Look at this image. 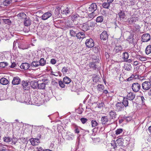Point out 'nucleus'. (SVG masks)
Wrapping results in <instances>:
<instances>
[{
	"instance_id": "nucleus-1",
	"label": "nucleus",
	"mask_w": 151,
	"mask_h": 151,
	"mask_svg": "<svg viewBox=\"0 0 151 151\" xmlns=\"http://www.w3.org/2000/svg\"><path fill=\"white\" fill-rule=\"evenodd\" d=\"M109 122L111 123L114 122L116 120V114L114 111L111 110L109 113Z\"/></svg>"
},
{
	"instance_id": "nucleus-2",
	"label": "nucleus",
	"mask_w": 151,
	"mask_h": 151,
	"mask_svg": "<svg viewBox=\"0 0 151 151\" xmlns=\"http://www.w3.org/2000/svg\"><path fill=\"white\" fill-rule=\"evenodd\" d=\"M87 12L88 14H86L85 17H83V20L86 22L92 19L95 16V14L93 12H92L91 13H89V12Z\"/></svg>"
},
{
	"instance_id": "nucleus-3",
	"label": "nucleus",
	"mask_w": 151,
	"mask_h": 151,
	"mask_svg": "<svg viewBox=\"0 0 151 151\" xmlns=\"http://www.w3.org/2000/svg\"><path fill=\"white\" fill-rule=\"evenodd\" d=\"M94 43L93 40L91 38L87 39L85 42L86 46L88 48H91L94 46Z\"/></svg>"
},
{
	"instance_id": "nucleus-4",
	"label": "nucleus",
	"mask_w": 151,
	"mask_h": 151,
	"mask_svg": "<svg viewBox=\"0 0 151 151\" xmlns=\"http://www.w3.org/2000/svg\"><path fill=\"white\" fill-rule=\"evenodd\" d=\"M140 88V85L138 83H134L132 85V88L134 92H138Z\"/></svg>"
},
{
	"instance_id": "nucleus-5",
	"label": "nucleus",
	"mask_w": 151,
	"mask_h": 151,
	"mask_svg": "<svg viewBox=\"0 0 151 151\" xmlns=\"http://www.w3.org/2000/svg\"><path fill=\"white\" fill-rule=\"evenodd\" d=\"M97 8V6L96 3L92 4L86 9L87 12H93L96 10Z\"/></svg>"
},
{
	"instance_id": "nucleus-6",
	"label": "nucleus",
	"mask_w": 151,
	"mask_h": 151,
	"mask_svg": "<svg viewBox=\"0 0 151 151\" xmlns=\"http://www.w3.org/2000/svg\"><path fill=\"white\" fill-rule=\"evenodd\" d=\"M151 87V84L150 82L145 81L142 83V88L145 90H148Z\"/></svg>"
},
{
	"instance_id": "nucleus-7",
	"label": "nucleus",
	"mask_w": 151,
	"mask_h": 151,
	"mask_svg": "<svg viewBox=\"0 0 151 151\" xmlns=\"http://www.w3.org/2000/svg\"><path fill=\"white\" fill-rule=\"evenodd\" d=\"M142 41L143 42H147L150 39V35L148 34H144L142 37Z\"/></svg>"
},
{
	"instance_id": "nucleus-8",
	"label": "nucleus",
	"mask_w": 151,
	"mask_h": 151,
	"mask_svg": "<svg viewBox=\"0 0 151 151\" xmlns=\"http://www.w3.org/2000/svg\"><path fill=\"white\" fill-rule=\"evenodd\" d=\"M115 106L116 110L118 111H121L124 110V106L121 102H117Z\"/></svg>"
},
{
	"instance_id": "nucleus-9",
	"label": "nucleus",
	"mask_w": 151,
	"mask_h": 151,
	"mask_svg": "<svg viewBox=\"0 0 151 151\" xmlns=\"http://www.w3.org/2000/svg\"><path fill=\"white\" fill-rule=\"evenodd\" d=\"M100 61V60L99 58H96V59H95L93 60V62L92 63H90L89 64V66L92 68L95 69L98 66L96 64V63H99Z\"/></svg>"
},
{
	"instance_id": "nucleus-10",
	"label": "nucleus",
	"mask_w": 151,
	"mask_h": 151,
	"mask_svg": "<svg viewBox=\"0 0 151 151\" xmlns=\"http://www.w3.org/2000/svg\"><path fill=\"white\" fill-rule=\"evenodd\" d=\"M100 38L103 40H107L108 38V35L106 31L103 32L100 35Z\"/></svg>"
},
{
	"instance_id": "nucleus-11",
	"label": "nucleus",
	"mask_w": 151,
	"mask_h": 151,
	"mask_svg": "<svg viewBox=\"0 0 151 151\" xmlns=\"http://www.w3.org/2000/svg\"><path fill=\"white\" fill-rule=\"evenodd\" d=\"M136 20V19L134 15H132L127 18L126 22L130 24H132L134 22H135Z\"/></svg>"
},
{
	"instance_id": "nucleus-12",
	"label": "nucleus",
	"mask_w": 151,
	"mask_h": 151,
	"mask_svg": "<svg viewBox=\"0 0 151 151\" xmlns=\"http://www.w3.org/2000/svg\"><path fill=\"white\" fill-rule=\"evenodd\" d=\"M21 80L19 77H14L12 81V83L13 85H17L19 84Z\"/></svg>"
},
{
	"instance_id": "nucleus-13",
	"label": "nucleus",
	"mask_w": 151,
	"mask_h": 151,
	"mask_svg": "<svg viewBox=\"0 0 151 151\" xmlns=\"http://www.w3.org/2000/svg\"><path fill=\"white\" fill-rule=\"evenodd\" d=\"M122 48L121 45L118 44H116L115 47L113 50V51L115 53H117L120 52L122 50Z\"/></svg>"
},
{
	"instance_id": "nucleus-14",
	"label": "nucleus",
	"mask_w": 151,
	"mask_h": 151,
	"mask_svg": "<svg viewBox=\"0 0 151 151\" xmlns=\"http://www.w3.org/2000/svg\"><path fill=\"white\" fill-rule=\"evenodd\" d=\"M52 15L51 13L50 12H46L42 16V19L43 20H46L50 17Z\"/></svg>"
},
{
	"instance_id": "nucleus-15",
	"label": "nucleus",
	"mask_w": 151,
	"mask_h": 151,
	"mask_svg": "<svg viewBox=\"0 0 151 151\" xmlns=\"http://www.w3.org/2000/svg\"><path fill=\"white\" fill-rule=\"evenodd\" d=\"M20 67L22 69L26 70L30 68V65L27 63H24L21 64Z\"/></svg>"
},
{
	"instance_id": "nucleus-16",
	"label": "nucleus",
	"mask_w": 151,
	"mask_h": 151,
	"mask_svg": "<svg viewBox=\"0 0 151 151\" xmlns=\"http://www.w3.org/2000/svg\"><path fill=\"white\" fill-rule=\"evenodd\" d=\"M82 30L85 32L89 29V22L87 23H83L82 26Z\"/></svg>"
},
{
	"instance_id": "nucleus-17",
	"label": "nucleus",
	"mask_w": 151,
	"mask_h": 151,
	"mask_svg": "<svg viewBox=\"0 0 151 151\" xmlns=\"http://www.w3.org/2000/svg\"><path fill=\"white\" fill-rule=\"evenodd\" d=\"M39 66L40 65L38 61H33L30 64V68L31 69H33Z\"/></svg>"
},
{
	"instance_id": "nucleus-18",
	"label": "nucleus",
	"mask_w": 151,
	"mask_h": 151,
	"mask_svg": "<svg viewBox=\"0 0 151 151\" xmlns=\"http://www.w3.org/2000/svg\"><path fill=\"white\" fill-rule=\"evenodd\" d=\"M30 85L32 88H36L38 87V83L37 81H32L30 82Z\"/></svg>"
},
{
	"instance_id": "nucleus-19",
	"label": "nucleus",
	"mask_w": 151,
	"mask_h": 151,
	"mask_svg": "<svg viewBox=\"0 0 151 151\" xmlns=\"http://www.w3.org/2000/svg\"><path fill=\"white\" fill-rule=\"evenodd\" d=\"M127 99L129 100H132L135 97V95L132 92H130L127 95Z\"/></svg>"
},
{
	"instance_id": "nucleus-20",
	"label": "nucleus",
	"mask_w": 151,
	"mask_h": 151,
	"mask_svg": "<svg viewBox=\"0 0 151 151\" xmlns=\"http://www.w3.org/2000/svg\"><path fill=\"white\" fill-rule=\"evenodd\" d=\"M29 140L31 144L34 146L37 145L39 142V140L37 139L31 138Z\"/></svg>"
},
{
	"instance_id": "nucleus-21",
	"label": "nucleus",
	"mask_w": 151,
	"mask_h": 151,
	"mask_svg": "<svg viewBox=\"0 0 151 151\" xmlns=\"http://www.w3.org/2000/svg\"><path fill=\"white\" fill-rule=\"evenodd\" d=\"M81 17L77 14H73L71 16V19L73 21L79 20Z\"/></svg>"
},
{
	"instance_id": "nucleus-22",
	"label": "nucleus",
	"mask_w": 151,
	"mask_h": 151,
	"mask_svg": "<svg viewBox=\"0 0 151 151\" xmlns=\"http://www.w3.org/2000/svg\"><path fill=\"white\" fill-rule=\"evenodd\" d=\"M66 138L68 140H72L74 138L73 134L70 132H67L66 136Z\"/></svg>"
},
{
	"instance_id": "nucleus-23",
	"label": "nucleus",
	"mask_w": 151,
	"mask_h": 151,
	"mask_svg": "<svg viewBox=\"0 0 151 151\" xmlns=\"http://www.w3.org/2000/svg\"><path fill=\"white\" fill-rule=\"evenodd\" d=\"M31 21L29 17H27L24 19V24L26 26L28 27L31 24Z\"/></svg>"
},
{
	"instance_id": "nucleus-24",
	"label": "nucleus",
	"mask_w": 151,
	"mask_h": 151,
	"mask_svg": "<svg viewBox=\"0 0 151 151\" xmlns=\"http://www.w3.org/2000/svg\"><path fill=\"white\" fill-rule=\"evenodd\" d=\"M9 82L8 80L4 78H3L0 80V83L3 85H7Z\"/></svg>"
},
{
	"instance_id": "nucleus-25",
	"label": "nucleus",
	"mask_w": 151,
	"mask_h": 151,
	"mask_svg": "<svg viewBox=\"0 0 151 151\" xmlns=\"http://www.w3.org/2000/svg\"><path fill=\"white\" fill-rule=\"evenodd\" d=\"M123 139L121 138H119L117 139L116 141V144L117 146H122L123 144Z\"/></svg>"
},
{
	"instance_id": "nucleus-26",
	"label": "nucleus",
	"mask_w": 151,
	"mask_h": 151,
	"mask_svg": "<svg viewBox=\"0 0 151 151\" xmlns=\"http://www.w3.org/2000/svg\"><path fill=\"white\" fill-rule=\"evenodd\" d=\"M101 121L103 124H105L109 121V119L107 116H103L101 118Z\"/></svg>"
},
{
	"instance_id": "nucleus-27",
	"label": "nucleus",
	"mask_w": 151,
	"mask_h": 151,
	"mask_svg": "<svg viewBox=\"0 0 151 151\" xmlns=\"http://www.w3.org/2000/svg\"><path fill=\"white\" fill-rule=\"evenodd\" d=\"M22 85L23 87V89L24 90H28L29 89V87H28V84L27 82L24 81H22Z\"/></svg>"
},
{
	"instance_id": "nucleus-28",
	"label": "nucleus",
	"mask_w": 151,
	"mask_h": 151,
	"mask_svg": "<svg viewBox=\"0 0 151 151\" xmlns=\"http://www.w3.org/2000/svg\"><path fill=\"white\" fill-rule=\"evenodd\" d=\"M18 16L19 19H25L27 17L26 14L24 13H21L18 15Z\"/></svg>"
},
{
	"instance_id": "nucleus-29",
	"label": "nucleus",
	"mask_w": 151,
	"mask_h": 151,
	"mask_svg": "<svg viewBox=\"0 0 151 151\" xmlns=\"http://www.w3.org/2000/svg\"><path fill=\"white\" fill-rule=\"evenodd\" d=\"M71 82L70 79L68 77L66 76L64 77L63 79V82L64 83L68 84Z\"/></svg>"
},
{
	"instance_id": "nucleus-30",
	"label": "nucleus",
	"mask_w": 151,
	"mask_h": 151,
	"mask_svg": "<svg viewBox=\"0 0 151 151\" xmlns=\"http://www.w3.org/2000/svg\"><path fill=\"white\" fill-rule=\"evenodd\" d=\"M127 40L129 42V43L134 44V39L132 35H130L129 36L127 39Z\"/></svg>"
},
{
	"instance_id": "nucleus-31",
	"label": "nucleus",
	"mask_w": 151,
	"mask_h": 151,
	"mask_svg": "<svg viewBox=\"0 0 151 151\" xmlns=\"http://www.w3.org/2000/svg\"><path fill=\"white\" fill-rule=\"evenodd\" d=\"M38 62L40 66H43L46 64L45 60L43 58H41Z\"/></svg>"
},
{
	"instance_id": "nucleus-32",
	"label": "nucleus",
	"mask_w": 151,
	"mask_h": 151,
	"mask_svg": "<svg viewBox=\"0 0 151 151\" xmlns=\"http://www.w3.org/2000/svg\"><path fill=\"white\" fill-rule=\"evenodd\" d=\"M127 98H124L123 99V101L122 102V104L125 107H126L128 106V102Z\"/></svg>"
},
{
	"instance_id": "nucleus-33",
	"label": "nucleus",
	"mask_w": 151,
	"mask_h": 151,
	"mask_svg": "<svg viewBox=\"0 0 151 151\" xmlns=\"http://www.w3.org/2000/svg\"><path fill=\"white\" fill-rule=\"evenodd\" d=\"M118 15L119 18L121 19H124L125 17V14L124 11H120V12L118 14Z\"/></svg>"
},
{
	"instance_id": "nucleus-34",
	"label": "nucleus",
	"mask_w": 151,
	"mask_h": 151,
	"mask_svg": "<svg viewBox=\"0 0 151 151\" xmlns=\"http://www.w3.org/2000/svg\"><path fill=\"white\" fill-rule=\"evenodd\" d=\"M110 3L109 2H105L102 4V6L103 7L106 9H109L110 5Z\"/></svg>"
},
{
	"instance_id": "nucleus-35",
	"label": "nucleus",
	"mask_w": 151,
	"mask_h": 151,
	"mask_svg": "<svg viewBox=\"0 0 151 151\" xmlns=\"http://www.w3.org/2000/svg\"><path fill=\"white\" fill-rule=\"evenodd\" d=\"M145 52L147 54H150L151 53V45H149L147 46L145 50Z\"/></svg>"
},
{
	"instance_id": "nucleus-36",
	"label": "nucleus",
	"mask_w": 151,
	"mask_h": 151,
	"mask_svg": "<svg viewBox=\"0 0 151 151\" xmlns=\"http://www.w3.org/2000/svg\"><path fill=\"white\" fill-rule=\"evenodd\" d=\"M104 20V17L102 16H99L97 17L96 21L97 22H101Z\"/></svg>"
},
{
	"instance_id": "nucleus-37",
	"label": "nucleus",
	"mask_w": 151,
	"mask_h": 151,
	"mask_svg": "<svg viewBox=\"0 0 151 151\" xmlns=\"http://www.w3.org/2000/svg\"><path fill=\"white\" fill-rule=\"evenodd\" d=\"M69 12V9L68 8H67L64 10H61V13L63 14H68Z\"/></svg>"
},
{
	"instance_id": "nucleus-38",
	"label": "nucleus",
	"mask_w": 151,
	"mask_h": 151,
	"mask_svg": "<svg viewBox=\"0 0 151 151\" xmlns=\"http://www.w3.org/2000/svg\"><path fill=\"white\" fill-rule=\"evenodd\" d=\"M45 83H41L38 84V88L40 89H43L45 88Z\"/></svg>"
},
{
	"instance_id": "nucleus-39",
	"label": "nucleus",
	"mask_w": 151,
	"mask_h": 151,
	"mask_svg": "<svg viewBox=\"0 0 151 151\" xmlns=\"http://www.w3.org/2000/svg\"><path fill=\"white\" fill-rule=\"evenodd\" d=\"M97 88L99 91H101L104 89V87L103 85L99 84L97 86Z\"/></svg>"
},
{
	"instance_id": "nucleus-40",
	"label": "nucleus",
	"mask_w": 151,
	"mask_h": 151,
	"mask_svg": "<svg viewBox=\"0 0 151 151\" xmlns=\"http://www.w3.org/2000/svg\"><path fill=\"white\" fill-rule=\"evenodd\" d=\"M11 0H5L3 2V4L5 6H8L11 3Z\"/></svg>"
},
{
	"instance_id": "nucleus-41",
	"label": "nucleus",
	"mask_w": 151,
	"mask_h": 151,
	"mask_svg": "<svg viewBox=\"0 0 151 151\" xmlns=\"http://www.w3.org/2000/svg\"><path fill=\"white\" fill-rule=\"evenodd\" d=\"M124 68L125 70L128 71H130L131 70L132 68V67L130 64H127L125 66Z\"/></svg>"
},
{
	"instance_id": "nucleus-42",
	"label": "nucleus",
	"mask_w": 151,
	"mask_h": 151,
	"mask_svg": "<svg viewBox=\"0 0 151 151\" xmlns=\"http://www.w3.org/2000/svg\"><path fill=\"white\" fill-rule=\"evenodd\" d=\"M124 55V60H126L129 58L128 53L126 52H125L123 53Z\"/></svg>"
},
{
	"instance_id": "nucleus-43",
	"label": "nucleus",
	"mask_w": 151,
	"mask_h": 151,
	"mask_svg": "<svg viewBox=\"0 0 151 151\" xmlns=\"http://www.w3.org/2000/svg\"><path fill=\"white\" fill-rule=\"evenodd\" d=\"M76 32L73 30H70V34L71 37H75L76 36Z\"/></svg>"
},
{
	"instance_id": "nucleus-44",
	"label": "nucleus",
	"mask_w": 151,
	"mask_h": 151,
	"mask_svg": "<svg viewBox=\"0 0 151 151\" xmlns=\"http://www.w3.org/2000/svg\"><path fill=\"white\" fill-rule=\"evenodd\" d=\"M92 127H95L98 124L95 120H92L91 122Z\"/></svg>"
},
{
	"instance_id": "nucleus-45",
	"label": "nucleus",
	"mask_w": 151,
	"mask_h": 151,
	"mask_svg": "<svg viewBox=\"0 0 151 151\" xmlns=\"http://www.w3.org/2000/svg\"><path fill=\"white\" fill-rule=\"evenodd\" d=\"M7 65L8 63L6 62H2L0 63V67H1L4 68Z\"/></svg>"
},
{
	"instance_id": "nucleus-46",
	"label": "nucleus",
	"mask_w": 151,
	"mask_h": 151,
	"mask_svg": "<svg viewBox=\"0 0 151 151\" xmlns=\"http://www.w3.org/2000/svg\"><path fill=\"white\" fill-rule=\"evenodd\" d=\"M3 139L4 141L6 142H9L11 141V138L9 137H5Z\"/></svg>"
},
{
	"instance_id": "nucleus-47",
	"label": "nucleus",
	"mask_w": 151,
	"mask_h": 151,
	"mask_svg": "<svg viewBox=\"0 0 151 151\" xmlns=\"http://www.w3.org/2000/svg\"><path fill=\"white\" fill-rule=\"evenodd\" d=\"M123 129H118L116 131V134L118 135L122 132Z\"/></svg>"
},
{
	"instance_id": "nucleus-48",
	"label": "nucleus",
	"mask_w": 151,
	"mask_h": 151,
	"mask_svg": "<svg viewBox=\"0 0 151 151\" xmlns=\"http://www.w3.org/2000/svg\"><path fill=\"white\" fill-rule=\"evenodd\" d=\"M68 71V69L66 67H64L62 70V72H63V74H66Z\"/></svg>"
},
{
	"instance_id": "nucleus-49",
	"label": "nucleus",
	"mask_w": 151,
	"mask_h": 151,
	"mask_svg": "<svg viewBox=\"0 0 151 151\" xmlns=\"http://www.w3.org/2000/svg\"><path fill=\"white\" fill-rule=\"evenodd\" d=\"M111 146H113V148L114 149L117 146V144H116V141H111Z\"/></svg>"
},
{
	"instance_id": "nucleus-50",
	"label": "nucleus",
	"mask_w": 151,
	"mask_h": 151,
	"mask_svg": "<svg viewBox=\"0 0 151 151\" xmlns=\"http://www.w3.org/2000/svg\"><path fill=\"white\" fill-rule=\"evenodd\" d=\"M6 147L1 144H0V151H2L4 150H6Z\"/></svg>"
},
{
	"instance_id": "nucleus-51",
	"label": "nucleus",
	"mask_w": 151,
	"mask_h": 151,
	"mask_svg": "<svg viewBox=\"0 0 151 151\" xmlns=\"http://www.w3.org/2000/svg\"><path fill=\"white\" fill-rule=\"evenodd\" d=\"M80 120L82 123L83 124H85L86 122L88 120L87 119L83 118L81 119Z\"/></svg>"
},
{
	"instance_id": "nucleus-52",
	"label": "nucleus",
	"mask_w": 151,
	"mask_h": 151,
	"mask_svg": "<svg viewBox=\"0 0 151 151\" xmlns=\"http://www.w3.org/2000/svg\"><path fill=\"white\" fill-rule=\"evenodd\" d=\"M96 23L95 22H90L89 23V27H94L95 26Z\"/></svg>"
},
{
	"instance_id": "nucleus-53",
	"label": "nucleus",
	"mask_w": 151,
	"mask_h": 151,
	"mask_svg": "<svg viewBox=\"0 0 151 151\" xmlns=\"http://www.w3.org/2000/svg\"><path fill=\"white\" fill-rule=\"evenodd\" d=\"M63 83H63L61 81H60L59 82V85L62 88H63L65 87V85Z\"/></svg>"
},
{
	"instance_id": "nucleus-54",
	"label": "nucleus",
	"mask_w": 151,
	"mask_h": 151,
	"mask_svg": "<svg viewBox=\"0 0 151 151\" xmlns=\"http://www.w3.org/2000/svg\"><path fill=\"white\" fill-rule=\"evenodd\" d=\"M4 22L6 24H9L11 23V21L9 19H5L4 20Z\"/></svg>"
},
{
	"instance_id": "nucleus-55",
	"label": "nucleus",
	"mask_w": 151,
	"mask_h": 151,
	"mask_svg": "<svg viewBox=\"0 0 151 151\" xmlns=\"http://www.w3.org/2000/svg\"><path fill=\"white\" fill-rule=\"evenodd\" d=\"M76 36L78 39L80 40L83 39H82L81 37V35H80V34L79 33V32L76 34Z\"/></svg>"
},
{
	"instance_id": "nucleus-56",
	"label": "nucleus",
	"mask_w": 151,
	"mask_h": 151,
	"mask_svg": "<svg viewBox=\"0 0 151 151\" xmlns=\"http://www.w3.org/2000/svg\"><path fill=\"white\" fill-rule=\"evenodd\" d=\"M134 75H132V76L129 78L127 79V81H131L135 77Z\"/></svg>"
},
{
	"instance_id": "nucleus-57",
	"label": "nucleus",
	"mask_w": 151,
	"mask_h": 151,
	"mask_svg": "<svg viewBox=\"0 0 151 151\" xmlns=\"http://www.w3.org/2000/svg\"><path fill=\"white\" fill-rule=\"evenodd\" d=\"M79 33L80 34V35L81 36V37L82 38V39H83L85 37V35L84 34V33L83 32H79Z\"/></svg>"
},
{
	"instance_id": "nucleus-58",
	"label": "nucleus",
	"mask_w": 151,
	"mask_h": 151,
	"mask_svg": "<svg viewBox=\"0 0 151 151\" xmlns=\"http://www.w3.org/2000/svg\"><path fill=\"white\" fill-rule=\"evenodd\" d=\"M141 99L142 101V104L143 105H144L145 104L144 102H145V98L143 96H141Z\"/></svg>"
},
{
	"instance_id": "nucleus-59",
	"label": "nucleus",
	"mask_w": 151,
	"mask_h": 151,
	"mask_svg": "<svg viewBox=\"0 0 151 151\" xmlns=\"http://www.w3.org/2000/svg\"><path fill=\"white\" fill-rule=\"evenodd\" d=\"M56 60L54 59H52L50 61L51 63L52 64H54L56 63Z\"/></svg>"
},
{
	"instance_id": "nucleus-60",
	"label": "nucleus",
	"mask_w": 151,
	"mask_h": 151,
	"mask_svg": "<svg viewBox=\"0 0 151 151\" xmlns=\"http://www.w3.org/2000/svg\"><path fill=\"white\" fill-rule=\"evenodd\" d=\"M44 127L43 125L38 126L37 127V129H41V130H43L44 129Z\"/></svg>"
},
{
	"instance_id": "nucleus-61",
	"label": "nucleus",
	"mask_w": 151,
	"mask_h": 151,
	"mask_svg": "<svg viewBox=\"0 0 151 151\" xmlns=\"http://www.w3.org/2000/svg\"><path fill=\"white\" fill-rule=\"evenodd\" d=\"M139 59L140 60L142 61H145L146 60V58H145L142 57H140Z\"/></svg>"
},
{
	"instance_id": "nucleus-62",
	"label": "nucleus",
	"mask_w": 151,
	"mask_h": 151,
	"mask_svg": "<svg viewBox=\"0 0 151 151\" xmlns=\"http://www.w3.org/2000/svg\"><path fill=\"white\" fill-rule=\"evenodd\" d=\"M16 64L14 63H12L11 66V67L12 68H14L16 67Z\"/></svg>"
},
{
	"instance_id": "nucleus-63",
	"label": "nucleus",
	"mask_w": 151,
	"mask_h": 151,
	"mask_svg": "<svg viewBox=\"0 0 151 151\" xmlns=\"http://www.w3.org/2000/svg\"><path fill=\"white\" fill-rule=\"evenodd\" d=\"M74 131L75 132V133L77 134L79 133L80 132V131L79 129L77 127L76 128Z\"/></svg>"
},
{
	"instance_id": "nucleus-64",
	"label": "nucleus",
	"mask_w": 151,
	"mask_h": 151,
	"mask_svg": "<svg viewBox=\"0 0 151 151\" xmlns=\"http://www.w3.org/2000/svg\"><path fill=\"white\" fill-rule=\"evenodd\" d=\"M148 131L151 134V126H150L148 129Z\"/></svg>"
}]
</instances>
